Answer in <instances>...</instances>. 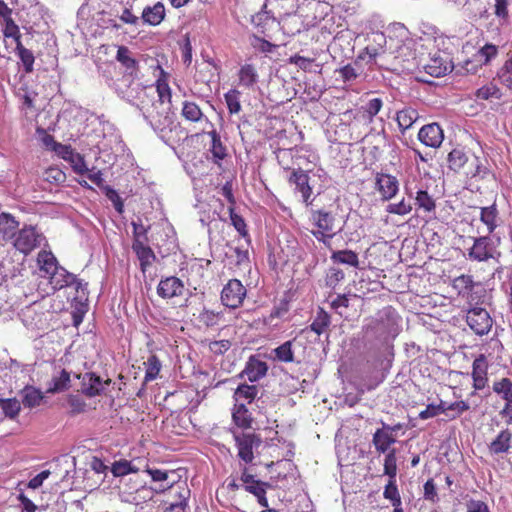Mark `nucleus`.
I'll list each match as a JSON object with an SVG mask.
<instances>
[{"instance_id": "f257e3e1", "label": "nucleus", "mask_w": 512, "mask_h": 512, "mask_svg": "<svg viewBox=\"0 0 512 512\" xmlns=\"http://www.w3.org/2000/svg\"><path fill=\"white\" fill-rule=\"evenodd\" d=\"M47 130H37L39 139L48 151L54 152L59 158L67 161L72 170L78 175H84L88 172L84 156L76 152L71 145H65L57 142L53 136L46 133Z\"/></svg>"}, {"instance_id": "f03ea898", "label": "nucleus", "mask_w": 512, "mask_h": 512, "mask_svg": "<svg viewBox=\"0 0 512 512\" xmlns=\"http://www.w3.org/2000/svg\"><path fill=\"white\" fill-rule=\"evenodd\" d=\"M458 175L463 177L465 187L472 191L480 190L479 182L494 179V173L476 155L470 157L469 162Z\"/></svg>"}, {"instance_id": "7ed1b4c3", "label": "nucleus", "mask_w": 512, "mask_h": 512, "mask_svg": "<svg viewBox=\"0 0 512 512\" xmlns=\"http://www.w3.org/2000/svg\"><path fill=\"white\" fill-rule=\"evenodd\" d=\"M50 283L54 289H62L65 287L74 288L75 294L73 300L82 304L88 300L87 283H83L74 274L69 273L66 269L60 267L50 277Z\"/></svg>"}, {"instance_id": "20e7f679", "label": "nucleus", "mask_w": 512, "mask_h": 512, "mask_svg": "<svg viewBox=\"0 0 512 512\" xmlns=\"http://www.w3.org/2000/svg\"><path fill=\"white\" fill-rule=\"evenodd\" d=\"M451 286L458 296L466 299L470 306L483 303L485 290L481 287L480 283L473 280L471 275L461 274L455 277L452 280Z\"/></svg>"}, {"instance_id": "39448f33", "label": "nucleus", "mask_w": 512, "mask_h": 512, "mask_svg": "<svg viewBox=\"0 0 512 512\" xmlns=\"http://www.w3.org/2000/svg\"><path fill=\"white\" fill-rule=\"evenodd\" d=\"M500 256L501 252L497 250L489 236L474 238L473 245L468 250L469 259L477 262H487L491 259L498 261Z\"/></svg>"}, {"instance_id": "423d86ee", "label": "nucleus", "mask_w": 512, "mask_h": 512, "mask_svg": "<svg viewBox=\"0 0 512 512\" xmlns=\"http://www.w3.org/2000/svg\"><path fill=\"white\" fill-rule=\"evenodd\" d=\"M247 296V289L238 279H230L222 288L220 293L221 303L230 309H237L242 306Z\"/></svg>"}, {"instance_id": "0eeeda50", "label": "nucleus", "mask_w": 512, "mask_h": 512, "mask_svg": "<svg viewBox=\"0 0 512 512\" xmlns=\"http://www.w3.org/2000/svg\"><path fill=\"white\" fill-rule=\"evenodd\" d=\"M224 98L229 111V120L232 125H235L237 128L253 125L250 117H247L245 114L241 115L240 91L231 89L225 93Z\"/></svg>"}, {"instance_id": "6e6552de", "label": "nucleus", "mask_w": 512, "mask_h": 512, "mask_svg": "<svg viewBox=\"0 0 512 512\" xmlns=\"http://www.w3.org/2000/svg\"><path fill=\"white\" fill-rule=\"evenodd\" d=\"M240 480L243 483L244 489L253 494L258 503L264 507L268 508V500L266 498V491L268 488H271V484L268 482H264L255 478V476L249 473V470L246 466L242 469Z\"/></svg>"}, {"instance_id": "1a4fd4ad", "label": "nucleus", "mask_w": 512, "mask_h": 512, "mask_svg": "<svg viewBox=\"0 0 512 512\" xmlns=\"http://www.w3.org/2000/svg\"><path fill=\"white\" fill-rule=\"evenodd\" d=\"M234 440L238 449V457L245 465L252 463L254 459V449L258 448L262 439L255 433L234 434Z\"/></svg>"}, {"instance_id": "9d476101", "label": "nucleus", "mask_w": 512, "mask_h": 512, "mask_svg": "<svg viewBox=\"0 0 512 512\" xmlns=\"http://www.w3.org/2000/svg\"><path fill=\"white\" fill-rule=\"evenodd\" d=\"M466 322L475 334L483 336L489 333L493 320L486 309L472 307L467 311Z\"/></svg>"}, {"instance_id": "9b49d317", "label": "nucleus", "mask_w": 512, "mask_h": 512, "mask_svg": "<svg viewBox=\"0 0 512 512\" xmlns=\"http://www.w3.org/2000/svg\"><path fill=\"white\" fill-rule=\"evenodd\" d=\"M14 247L27 255L39 245V235L33 227H24L14 238Z\"/></svg>"}, {"instance_id": "f8f14e48", "label": "nucleus", "mask_w": 512, "mask_h": 512, "mask_svg": "<svg viewBox=\"0 0 512 512\" xmlns=\"http://www.w3.org/2000/svg\"><path fill=\"white\" fill-rule=\"evenodd\" d=\"M375 186L384 201H388L395 197L399 190V182L397 178L386 173L376 174Z\"/></svg>"}, {"instance_id": "ddd939ff", "label": "nucleus", "mask_w": 512, "mask_h": 512, "mask_svg": "<svg viewBox=\"0 0 512 512\" xmlns=\"http://www.w3.org/2000/svg\"><path fill=\"white\" fill-rule=\"evenodd\" d=\"M400 426L391 427L383 424V428L377 429L373 434V445L379 453H388L390 446L396 442L395 436L392 434L393 431L399 429Z\"/></svg>"}, {"instance_id": "4468645a", "label": "nucleus", "mask_w": 512, "mask_h": 512, "mask_svg": "<svg viewBox=\"0 0 512 512\" xmlns=\"http://www.w3.org/2000/svg\"><path fill=\"white\" fill-rule=\"evenodd\" d=\"M488 360L484 354L478 355L472 364L473 388L482 390L488 383Z\"/></svg>"}, {"instance_id": "2eb2a0df", "label": "nucleus", "mask_w": 512, "mask_h": 512, "mask_svg": "<svg viewBox=\"0 0 512 512\" xmlns=\"http://www.w3.org/2000/svg\"><path fill=\"white\" fill-rule=\"evenodd\" d=\"M184 284L176 276H169L160 280L157 286V294L163 299L179 297L184 292Z\"/></svg>"}, {"instance_id": "dca6fc26", "label": "nucleus", "mask_w": 512, "mask_h": 512, "mask_svg": "<svg viewBox=\"0 0 512 512\" xmlns=\"http://www.w3.org/2000/svg\"><path fill=\"white\" fill-rule=\"evenodd\" d=\"M289 183L295 186V191L300 192L303 202L308 206L312 203L310 200L312 188L309 185V175L302 169L293 170Z\"/></svg>"}, {"instance_id": "f3484780", "label": "nucleus", "mask_w": 512, "mask_h": 512, "mask_svg": "<svg viewBox=\"0 0 512 512\" xmlns=\"http://www.w3.org/2000/svg\"><path fill=\"white\" fill-rule=\"evenodd\" d=\"M179 482L180 481L173 480L170 484H158L155 488L148 487L145 484L140 485L138 488H136L135 495L132 497L131 501L138 504L141 500H151L154 494H162L166 491H173L176 487V484Z\"/></svg>"}, {"instance_id": "a211bd4d", "label": "nucleus", "mask_w": 512, "mask_h": 512, "mask_svg": "<svg viewBox=\"0 0 512 512\" xmlns=\"http://www.w3.org/2000/svg\"><path fill=\"white\" fill-rule=\"evenodd\" d=\"M310 221L317 228L315 232H334L336 218L330 211L325 209L312 210Z\"/></svg>"}, {"instance_id": "6ab92c4d", "label": "nucleus", "mask_w": 512, "mask_h": 512, "mask_svg": "<svg viewBox=\"0 0 512 512\" xmlns=\"http://www.w3.org/2000/svg\"><path fill=\"white\" fill-rule=\"evenodd\" d=\"M267 371L268 365L266 362L259 360L255 356H251L239 376L242 377L245 375L250 382H257L266 375Z\"/></svg>"}, {"instance_id": "aec40b11", "label": "nucleus", "mask_w": 512, "mask_h": 512, "mask_svg": "<svg viewBox=\"0 0 512 512\" xmlns=\"http://www.w3.org/2000/svg\"><path fill=\"white\" fill-rule=\"evenodd\" d=\"M512 448V432L509 429L501 430L488 445L491 455L509 453Z\"/></svg>"}, {"instance_id": "412c9836", "label": "nucleus", "mask_w": 512, "mask_h": 512, "mask_svg": "<svg viewBox=\"0 0 512 512\" xmlns=\"http://www.w3.org/2000/svg\"><path fill=\"white\" fill-rule=\"evenodd\" d=\"M132 249L140 262L141 271L145 273L155 261V253L143 240H133Z\"/></svg>"}, {"instance_id": "4be33fe9", "label": "nucleus", "mask_w": 512, "mask_h": 512, "mask_svg": "<svg viewBox=\"0 0 512 512\" xmlns=\"http://www.w3.org/2000/svg\"><path fill=\"white\" fill-rule=\"evenodd\" d=\"M173 491L175 492V500L170 504V512H185L190 497V489L186 481L177 483Z\"/></svg>"}, {"instance_id": "5701e85b", "label": "nucleus", "mask_w": 512, "mask_h": 512, "mask_svg": "<svg viewBox=\"0 0 512 512\" xmlns=\"http://www.w3.org/2000/svg\"><path fill=\"white\" fill-rule=\"evenodd\" d=\"M452 69L451 62L441 56L431 58L429 63L424 66L425 72L433 77H442L451 72Z\"/></svg>"}, {"instance_id": "b1692460", "label": "nucleus", "mask_w": 512, "mask_h": 512, "mask_svg": "<svg viewBox=\"0 0 512 512\" xmlns=\"http://www.w3.org/2000/svg\"><path fill=\"white\" fill-rule=\"evenodd\" d=\"M165 17V7L161 2H157L154 6H147L143 9L141 18L144 23L157 26Z\"/></svg>"}, {"instance_id": "393cba45", "label": "nucleus", "mask_w": 512, "mask_h": 512, "mask_svg": "<svg viewBox=\"0 0 512 512\" xmlns=\"http://www.w3.org/2000/svg\"><path fill=\"white\" fill-rule=\"evenodd\" d=\"M232 419L235 425L242 429H248L252 425V415L245 403H236L232 411Z\"/></svg>"}, {"instance_id": "a878e982", "label": "nucleus", "mask_w": 512, "mask_h": 512, "mask_svg": "<svg viewBox=\"0 0 512 512\" xmlns=\"http://www.w3.org/2000/svg\"><path fill=\"white\" fill-rule=\"evenodd\" d=\"M208 134L212 142L209 151L212 154L213 162L220 166V161L228 155L227 147L222 143L216 130H211Z\"/></svg>"}, {"instance_id": "bb28decb", "label": "nucleus", "mask_w": 512, "mask_h": 512, "mask_svg": "<svg viewBox=\"0 0 512 512\" xmlns=\"http://www.w3.org/2000/svg\"><path fill=\"white\" fill-rule=\"evenodd\" d=\"M37 262L39 264L40 271L44 272L48 277L60 268L53 253L45 250L38 253Z\"/></svg>"}, {"instance_id": "cd10ccee", "label": "nucleus", "mask_w": 512, "mask_h": 512, "mask_svg": "<svg viewBox=\"0 0 512 512\" xmlns=\"http://www.w3.org/2000/svg\"><path fill=\"white\" fill-rule=\"evenodd\" d=\"M116 59L125 67L126 72L129 75H136L138 62L132 57L131 51L126 46L118 47Z\"/></svg>"}, {"instance_id": "c85d7f7f", "label": "nucleus", "mask_w": 512, "mask_h": 512, "mask_svg": "<svg viewBox=\"0 0 512 512\" xmlns=\"http://www.w3.org/2000/svg\"><path fill=\"white\" fill-rule=\"evenodd\" d=\"M331 260L333 263L349 265L354 268H359V257L355 251L345 249L332 252Z\"/></svg>"}, {"instance_id": "c756f323", "label": "nucleus", "mask_w": 512, "mask_h": 512, "mask_svg": "<svg viewBox=\"0 0 512 512\" xmlns=\"http://www.w3.org/2000/svg\"><path fill=\"white\" fill-rule=\"evenodd\" d=\"M470 157L460 149H453L447 157L448 168L454 173L459 174L469 162Z\"/></svg>"}, {"instance_id": "7c9ffc66", "label": "nucleus", "mask_w": 512, "mask_h": 512, "mask_svg": "<svg viewBox=\"0 0 512 512\" xmlns=\"http://www.w3.org/2000/svg\"><path fill=\"white\" fill-rule=\"evenodd\" d=\"M498 215L499 212L495 203L481 208L480 220L487 226L488 234H492L497 228Z\"/></svg>"}, {"instance_id": "2f4dec72", "label": "nucleus", "mask_w": 512, "mask_h": 512, "mask_svg": "<svg viewBox=\"0 0 512 512\" xmlns=\"http://www.w3.org/2000/svg\"><path fill=\"white\" fill-rule=\"evenodd\" d=\"M258 394V388L255 385H248V384H240L235 392H234V399L236 403H245L250 404L252 403Z\"/></svg>"}, {"instance_id": "473e14b6", "label": "nucleus", "mask_w": 512, "mask_h": 512, "mask_svg": "<svg viewBox=\"0 0 512 512\" xmlns=\"http://www.w3.org/2000/svg\"><path fill=\"white\" fill-rule=\"evenodd\" d=\"M70 382V373L65 369H62L59 375L52 377L47 388V393L55 394L63 392L70 387Z\"/></svg>"}, {"instance_id": "72a5a7b5", "label": "nucleus", "mask_w": 512, "mask_h": 512, "mask_svg": "<svg viewBox=\"0 0 512 512\" xmlns=\"http://www.w3.org/2000/svg\"><path fill=\"white\" fill-rule=\"evenodd\" d=\"M396 120L399 128H411L412 125H420L422 118L413 108H406L397 113Z\"/></svg>"}, {"instance_id": "f704fd0d", "label": "nucleus", "mask_w": 512, "mask_h": 512, "mask_svg": "<svg viewBox=\"0 0 512 512\" xmlns=\"http://www.w3.org/2000/svg\"><path fill=\"white\" fill-rule=\"evenodd\" d=\"M239 84L246 88H252L258 82V73L251 64H244L238 72Z\"/></svg>"}, {"instance_id": "c9c22d12", "label": "nucleus", "mask_w": 512, "mask_h": 512, "mask_svg": "<svg viewBox=\"0 0 512 512\" xmlns=\"http://www.w3.org/2000/svg\"><path fill=\"white\" fill-rule=\"evenodd\" d=\"M444 130H418V139L429 147H439L444 139Z\"/></svg>"}, {"instance_id": "e433bc0d", "label": "nucleus", "mask_w": 512, "mask_h": 512, "mask_svg": "<svg viewBox=\"0 0 512 512\" xmlns=\"http://www.w3.org/2000/svg\"><path fill=\"white\" fill-rule=\"evenodd\" d=\"M88 382L83 383V393L88 397L100 395L104 390L103 381L100 376L90 373L87 374Z\"/></svg>"}, {"instance_id": "4c0bfd02", "label": "nucleus", "mask_w": 512, "mask_h": 512, "mask_svg": "<svg viewBox=\"0 0 512 512\" xmlns=\"http://www.w3.org/2000/svg\"><path fill=\"white\" fill-rule=\"evenodd\" d=\"M16 55L19 57L21 64L23 65L24 71L26 73H31L34 69V61L35 57L33 52L27 48H25L21 41L16 43L15 49Z\"/></svg>"}, {"instance_id": "58836bf2", "label": "nucleus", "mask_w": 512, "mask_h": 512, "mask_svg": "<svg viewBox=\"0 0 512 512\" xmlns=\"http://www.w3.org/2000/svg\"><path fill=\"white\" fill-rule=\"evenodd\" d=\"M43 398H44V396H43L42 392L33 386H27L23 389L22 403L25 407H28V408L37 407L40 405Z\"/></svg>"}, {"instance_id": "ea45409f", "label": "nucleus", "mask_w": 512, "mask_h": 512, "mask_svg": "<svg viewBox=\"0 0 512 512\" xmlns=\"http://www.w3.org/2000/svg\"><path fill=\"white\" fill-rule=\"evenodd\" d=\"M295 340L296 339L288 340L273 350L275 358L278 361L284 363H291L294 361L293 344Z\"/></svg>"}, {"instance_id": "a19ab883", "label": "nucleus", "mask_w": 512, "mask_h": 512, "mask_svg": "<svg viewBox=\"0 0 512 512\" xmlns=\"http://www.w3.org/2000/svg\"><path fill=\"white\" fill-rule=\"evenodd\" d=\"M330 323V315L324 309L319 308L315 319L310 325V329L317 335H321L328 329Z\"/></svg>"}, {"instance_id": "79ce46f5", "label": "nucleus", "mask_w": 512, "mask_h": 512, "mask_svg": "<svg viewBox=\"0 0 512 512\" xmlns=\"http://www.w3.org/2000/svg\"><path fill=\"white\" fill-rule=\"evenodd\" d=\"M145 365V381H153L155 380L161 371V362L159 358L152 354L148 357L147 361L144 362Z\"/></svg>"}, {"instance_id": "37998d69", "label": "nucleus", "mask_w": 512, "mask_h": 512, "mask_svg": "<svg viewBox=\"0 0 512 512\" xmlns=\"http://www.w3.org/2000/svg\"><path fill=\"white\" fill-rule=\"evenodd\" d=\"M415 204L419 209L428 213L433 212L436 209L435 200L426 190H418L416 192Z\"/></svg>"}, {"instance_id": "c03bdc74", "label": "nucleus", "mask_w": 512, "mask_h": 512, "mask_svg": "<svg viewBox=\"0 0 512 512\" xmlns=\"http://www.w3.org/2000/svg\"><path fill=\"white\" fill-rule=\"evenodd\" d=\"M383 497L386 500H389L392 506L402 505V499L396 479H388V483L384 487Z\"/></svg>"}, {"instance_id": "a18cd8bd", "label": "nucleus", "mask_w": 512, "mask_h": 512, "mask_svg": "<svg viewBox=\"0 0 512 512\" xmlns=\"http://www.w3.org/2000/svg\"><path fill=\"white\" fill-rule=\"evenodd\" d=\"M138 471L139 468L134 466L131 461L126 459L115 461L111 467V472L115 477L126 476L130 473H137Z\"/></svg>"}, {"instance_id": "49530a36", "label": "nucleus", "mask_w": 512, "mask_h": 512, "mask_svg": "<svg viewBox=\"0 0 512 512\" xmlns=\"http://www.w3.org/2000/svg\"><path fill=\"white\" fill-rule=\"evenodd\" d=\"M500 82L512 89V51L507 54V60L497 73Z\"/></svg>"}, {"instance_id": "de8ad7c7", "label": "nucleus", "mask_w": 512, "mask_h": 512, "mask_svg": "<svg viewBox=\"0 0 512 512\" xmlns=\"http://www.w3.org/2000/svg\"><path fill=\"white\" fill-rule=\"evenodd\" d=\"M493 391L502 396L505 401L512 400V381L509 378H502L493 383Z\"/></svg>"}, {"instance_id": "09e8293b", "label": "nucleus", "mask_w": 512, "mask_h": 512, "mask_svg": "<svg viewBox=\"0 0 512 512\" xmlns=\"http://www.w3.org/2000/svg\"><path fill=\"white\" fill-rule=\"evenodd\" d=\"M384 474L388 476V479H396L397 458L395 449H391L388 453H386L384 459Z\"/></svg>"}, {"instance_id": "8fccbe9b", "label": "nucleus", "mask_w": 512, "mask_h": 512, "mask_svg": "<svg viewBox=\"0 0 512 512\" xmlns=\"http://www.w3.org/2000/svg\"><path fill=\"white\" fill-rule=\"evenodd\" d=\"M0 407L9 418H15L21 409V404L16 398L0 399Z\"/></svg>"}, {"instance_id": "3c124183", "label": "nucleus", "mask_w": 512, "mask_h": 512, "mask_svg": "<svg viewBox=\"0 0 512 512\" xmlns=\"http://www.w3.org/2000/svg\"><path fill=\"white\" fill-rule=\"evenodd\" d=\"M327 138L330 142L336 143L339 145H350L351 144V134L349 130H326Z\"/></svg>"}, {"instance_id": "603ef678", "label": "nucleus", "mask_w": 512, "mask_h": 512, "mask_svg": "<svg viewBox=\"0 0 512 512\" xmlns=\"http://www.w3.org/2000/svg\"><path fill=\"white\" fill-rule=\"evenodd\" d=\"M22 91V98L24 105L28 108H36L41 105L42 100L39 97V93L29 87H23L20 89Z\"/></svg>"}, {"instance_id": "864d4df0", "label": "nucleus", "mask_w": 512, "mask_h": 512, "mask_svg": "<svg viewBox=\"0 0 512 512\" xmlns=\"http://www.w3.org/2000/svg\"><path fill=\"white\" fill-rule=\"evenodd\" d=\"M386 211L389 214L404 216L412 211V204L403 198L397 203L388 204L386 207Z\"/></svg>"}, {"instance_id": "5fc2aeb1", "label": "nucleus", "mask_w": 512, "mask_h": 512, "mask_svg": "<svg viewBox=\"0 0 512 512\" xmlns=\"http://www.w3.org/2000/svg\"><path fill=\"white\" fill-rule=\"evenodd\" d=\"M199 322L206 327H213L218 325L221 319V313L213 310L204 309L198 316Z\"/></svg>"}, {"instance_id": "6e6d98bb", "label": "nucleus", "mask_w": 512, "mask_h": 512, "mask_svg": "<svg viewBox=\"0 0 512 512\" xmlns=\"http://www.w3.org/2000/svg\"><path fill=\"white\" fill-rule=\"evenodd\" d=\"M231 223L242 237L248 236L247 225L244 218L235 212V207H229Z\"/></svg>"}, {"instance_id": "4d7b16f0", "label": "nucleus", "mask_w": 512, "mask_h": 512, "mask_svg": "<svg viewBox=\"0 0 512 512\" xmlns=\"http://www.w3.org/2000/svg\"><path fill=\"white\" fill-rule=\"evenodd\" d=\"M45 181L51 184H61L66 180V174L58 167H49L44 172Z\"/></svg>"}, {"instance_id": "13d9d810", "label": "nucleus", "mask_w": 512, "mask_h": 512, "mask_svg": "<svg viewBox=\"0 0 512 512\" xmlns=\"http://www.w3.org/2000/svg\"><path fill=\"white\" fill-rule=\"evenodd\" d=\"M70 407V414L77 415L86 411V402L80 395H69L67 399Z\"/></svg>"}, {"instance_id": "bf43d9fd", "label": "nucleus", "mask_w": 512, "mask_h": 512, "mask_svg": "<svg viewBox=\"0 0 512 512\" xmlns=\"http://www.w3.org/2000/svg\"><path fill=\"white\" fill-rule=\"evenodd\" d=\"M145 472L150 475L151 479L154 482H157L159 484H164V485L171 483V482H168V479H169L170 474L174 473L173 471L169 472L166 470L151 468L149 466H146Z\"/></svg>"}, {"instance_id": "052dcab7", "label": "nucleus", "mask_w": 512, "mask_h": 512, "mask_svg": "<svg viewBox=\"0 0 512 512\" xmlns=\"http://www.w3.org/2000/svg\"><path fill=\"white\" fill-rule=\"evenodd\" d=\"M3 22H4V25H5L4 30H3L4 36L7 37V38H13L16 43L18 41H21V34L19 32V27L14 22L12 17L4 19Z\"/></svg>"}, {"instance_id": "680f3d73", "label": "nucleus", "mask_w": 512, "mask_h": 512, "mask_svg": "<svg viewBox=\"0 0 512 512\" xmlns=\"http://www.w3.org/2000/svg\"><path fill=\"white\" fill-rule=\"evenodd\" d=\"M423 497L425 500L435 504L439 501L436 485L433 479H428L423 486Z\"/></svg>"}, {"instance_id": "e2e57ef3", "label": "nucleus", "mask_w": 512, "mask_h": 512, "mask_svg": "<svg viewBox=\"0 0 512 512\" xmlns=\"http://www.w3.org/2000/svg\"><path fill=\"white\" fill-rule=\"evenodd\" d=\"M182 114L186 119L191 121H198L202 116L200 108L195 103L191 102L184 103Z\"/></svg>"}, {"instance_id": "0e129e2a", "label": "nucleus", "mask_w": 512, "mask_h": 512, "mask_svg": "<svg viewBox=\"0 0 512 512\" xmlns=\"http://www.w3.org/2000/svg\"><path fill=\"white\" fill-rule=\"evenodd\" d=\"M345 277V274L342 269L332 267L329 269L326 275V284L329 287H335L339 282H341Z\"/></svg>"}, {"instance_id": "69168bd1", "label": "nucleus", "mask_w": 512, "mask_h": 512, "mask_svg": "<svg viewBox=\"0 0 512 512\" xmlns=\"http://www.w3.org/2000/svg\"><path fill=\"white\" fill-rule=\"evenodd\" d=\"M449 411L453 414L448 415L450 419H456L460 417L464 412L470 409L469 404L466 401H456L448 405Z\"/></svg>"}, {"instance_id": "338daca9", "label": "nucleus", "mask_w": 512, "mask_h": 512, "mask_svg": "<svg viewBox=\"0 0 512 512\" xmlns=\"http://www.w3.org/2000/svg\"><path fill=\"white\" fill-rule=\"evenodd\" d=\"M156 88H157V93H158V96H159V99L161 102H164L166 100L170 101L171 90H170V87H169L166 79L159 78L157 80Z\"/></svg>"}, {"instance_id": "774afa93", "label": "nucleus", "mask_w": 512, "mask_h": 512, "mask_svg": "<svg viewBox=\"0 0 512 512\" xmlns=\"http://www.w3.org/2000/svg\"><path fill=\"white\" fill-rule=\"evenodd\" d=\"M467 512H490L486 502L476 499H469L465 503Z\"/></svg>"}]
</instances>
